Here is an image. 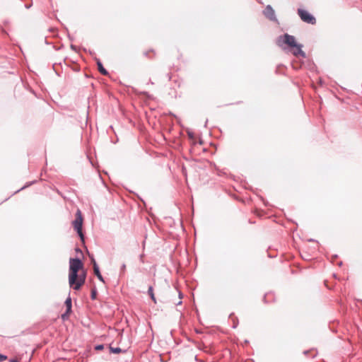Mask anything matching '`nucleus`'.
Listing matches in <instances>:
<instances>
[{
    "instance_id": "nucleus-12",
    "label": "nucleus",
    "mask_w": 362,
    "mask_h": 362,
    "mask_svg": "<svg viewBox=\"0 0 362 362\" xmlns=\"http://www.w3.org/2000/svg\"><path fill=\"white\" fill-rule=\"evenodd\" d=\"M7 358V356L4 355V354H0V362H3L4 361H5L6 359Z\"/></svg>"
},
{
    "instance_id": "nucleus-4",
    "label": "nucleus",
    "mask_w": 362,
    "mask_h": 362,
    "mask_svg": "<svg viewBox=\"0 0 362 362\" xmlns=\"http://www.w3.org/2000/svg\"><path fill=\"white\" fill-rule=\"evenodd\" d=\"M298 13L303 21L311 25H315L316 23L315 18L309 13L307 11L298 8Z\"/></svg>"
},
{
    "instance_id": "nucleus-9",
    "label": "nucleus",
    "mask_w": 362,
    "mask_h": 362,
    "mask_svg": "<svg viewBox=\"0 0 362 362\" xmlns=\"http://www.w3.org/2000/svg\"><path fill=\"white\" fill-rule=\"evenodd\" d=\"M148 293L150 296V297L152 299V300H153V302L156 303V298H155V296H154V293H153V287L151 286H150L148 287Z\"/></svg>"
},
{
    "instance_id": "nucleus-13",
    "label": "nucleus",
    "mask_w": 362,
    "mask_h": 362,
    "mask_svg": "<svg viewBox=\"0 0 362 362\" xmlns=\"http://www.w3.org/2000/svg\"><path fill=\"white\" fill-rule=\"evenodd\" d=\"M69 313H66V311L62 315V318L63 320H65L68 318V315H69Z\"/></svg>"
},
{
    "instance_id": "nucleus-2",
    "label": "nucleus",
    "mask_w": 362,
    "mask_h": 362,
    "mask_svg": "<svg viewBox=\"0 0 362 362\" xmlns=\"http://www.w3.org/2000/svg\"><path fill=\"white\" fill-rule=\"evenodd\" d=\"M277 45L279 47H283L284 45H287L290 47L295 48L293 54L295 56L300 55L303 57H305V53L302 50L303 45L296 43L294 36L288 35L287 33L280 35L277 38Z\"/></svg>"
},
{
    "instance_id": "nucleus-19",
    "label": "nucleus",
    "mask_w": 362,
    "mask_h": 362,
    "mask_svg": "<svg viewBox=\"0 0 362 362\" xmlns=\"http://www.w3.org/2000/svg\"><path fill=\"white\" fill-rule=\"evenodd\" d=\"M10 362H18L16 359L15 358H11L9 360Z\"/></svg>"
},
{
    "instance_id": "nucleus-15",
    "label": "nucleus",
    "mask_w": 362,
    "mask_h": 362,
    "mask_svg": "<svg viewBox=\"0 0 362 362\" xmlns=\"http://www.w3.org/2000/svg\"><path fill=\"white\" fill-rule=\"evenodd\" d=\"M188 136L189 138L193 139L194 138V133L192 132H188Z\"/></svg>"
},
{
    "instance_id": "nucleus-7",
    "label": "nucleus",
    "mask_w": 362,
    "mask_h": 362,
    "mask_svg": "<svg viewBox=\"0 0 362 362\" xmlns=\"http://www.w3.org/2000/svg\"><path fill=\"white\" fill-rule=\"evenodd\" d=\"M97 65H98V71H100V74H102L103 75H107L108 74V72L107 71V70L103 67V64L102 62L100 61V59H97Z\"/></svg>"
},
{
    "instance_id": "nucleus-5",
    "label": "nucleus",
    "mask_w": 362,
    "mask_h": 362,
    "mask_svg": "<svg viewBox=\"0 0 362 362\" xmlns=\"http://www.w3.org/2000/svg\"><path fill=\"white\" fill-rule=\"evenodd\" d=\"M263 13L266 18H267L269 20L277 22V18L275 15V11L273 9V8L270 5H267L264 10L263 11Z\"/></svg>"
},
{
    "instance_id": "nucleus-16",
    "label": "nucleus",
    "mask_w": 362,
    "mask_h": 362,
    "mask_svg": "<svg viewBox=\"0 0 362 362\" xmlns=\"http://www.w3.org/2000/svg\"><path fill=\"white\" fill-rule=\"evenodd\" d=\"M30 185H31V183H28V184H27L26 185H25V186L22 187H21L20 189H18L17 192H19L20 190L25 189V187H27L30 186Z\"/></svg>"
},
{
    "instance_id": "nucleus-1",
    "label": "nucleus",
    "mask_w": 362,
    "mask_h": 362,
    "mask_svg": "<svg viewBox=\"0 0 362 362\" xmlns=\"http://www.w3.org/2000/svg\"><path fill=\"white\" fill-rule=\"evenodd\" d=\"M83 267V263L78 258L69 260V283L74 290H78L85 282V277H78V272Z\"/></svg>"
},
{
    "instance_id": "nucleus-18",
    "label": "nucleus",
    "mask_w": 362,
    "mask_h": 362,
    "mask_svg": "<svg viewBox=\"0 0 362 362\" xmlns=\"http://www.w3.org/2000/svg\"><path fill=\"white\" fill-rule=\"evenodd\" d=\"M71 49H73V50H76V47L75 45H71Z\"/></svg>"
},
{
    "instance_id": "nucleus-20",
    "label": "nucleus",
    "mask_w": 362,
    "mask_h": 362,
    "mask_svg": "<svg viewBox=\"0 0 362 362\" xmlns=\"http://www.w3.org/2000/svg\"><path fill=\"white\" fill-rule=\"evenodd\" d=\"M182 293L181 292H179V298H182Z\"/></svg>"
},
{
    "instance_id": "nucleus-8",
    "label": "nucleus",
    "mask_w": 362,
    "mask_h": 362,
    "mask_svg": "<svg viewBox=\"0 0 362 362\" xmlns=\"http://www.w3.org/2000/svg\"><path fill=\"white\" fill-rule=\"evenodd\" d=\"M65 305L66 307V313H70L71 311V307H72L71 299L70 297H68L66 299Z\"/></svg>"
},
{
    "instance_id": "nucleus-3",
    "label": "nucleus",
    "mask_w": 362,
    "mask_h": 362,
    "mask_svg": "<svg viewBox=\"0 0 362 362\" xmlns=\"http://www.w3.org/2000/svg\"><path fill=\"white\" fill-rule=\"evenodd\" d=\"M74 229L77 231L78 235L80 236L81 239L83 240V234L82 232V224H83V218L81 216V212L80 210H78L76 214V218L72 223Z\"/></svg>"
},
{
    "instance_id": "nucleus-6",
    "label": "nucleus",
    "mask_w": 362,
    "mask_h": 362,
    "mask_svg": "<svg viewBox=\"0 0 362 362\" xmlns=\"http://www.w3.org/2000/svg\"><path fill=\"white\" fill-rule=\"evenodd\" d=\"M92 262L93 266L94 274L100 281L104 282V279L100 274L99 267L94 259H92Z\"/></svg>"
},
{
    "instance_id": "nucleus-17",
    "label": "nucleus",
    "mask_w": 362,
    "mask_h": 362,
    "mask_svg": "<svg viewBox=\"0 0 362 362\" xmlns=\"http://www.w3.org/2000/svg\"><path fill=\"white\" fill-rule=\"evenodd\" d=\"M95 291H93V292H92V293H91V298H92L93 299H94V298H95Z\"/></svg>"
},
{
    "instance_id": "nucleus-21",
    "label": "nucleus",
    "mask_w": 362,
    "mask_h": 362,
    "mask_svg": "<svg viewBox=\"0 0 362 362\" xmlns=\"http://www.w3.org/2000/svg\"><path fill=\"white\" fill-rule=\"evenodd\" d=\"M182 303V301L180 300L177 303H176L177 305H180Z\"/></svg>"
},
{
    "instance_id": "nucleus-10",
    "label": "nucleus",
    "mask_w": 362,
    "mask_h": 362,
    "mask_svg": "<svg viewBox=\"0 0 362 362\" xmlns=\"http://www.w3.org/2000/svg\"><path fill=\"white\" fill-rule=\"evenodd\" d=\"M110 351L114 354H119L122 351V349L119 347H116V348L110 347Z\"/></svg>"
},
{
    "instance_id": "nucleus-11",
    "label": "nucleus",
    "mask_w": 362,
    "mask_h": 362,
    "mask_svg": "<svg viewBox=\"0 0 362 362\" xmlns=\"http://www.w3.org/2000/svg\"><path fill=\"white\" fill-rule=\"evenodd\" d=\"M126 272V264L123 263L120 267V275L124 274Z\"/></svg>"
},
{
    "instance_id": "nucleus-14",
    "label": "nucleus",
    "mask_w": 362,
    "mask_h": 362,
    "mask_svg": "<svg viewBox=\"0 0 362 362\" xmlns=\"http://www.w3.org/2000/svg\"><path fill=\"white\" fill-rule=\"evenodd\" d=\"M103 349V345L100 344L95 346V349L97 350H102Z\"/></svg>"
}]
</instances>
